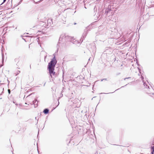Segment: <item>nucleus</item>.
I'll list each match as a JSON object with an SVG mask.
<instances>
[{
    "label": "nucleus",
    "instance_id": "obj_14",
    "mask_svg": "<svg viewBox=\"0 0 154 154\" xmlns=\"http://www.w3.org/2000/svg\"><path fill=\"white\" fill-rule=\"evenodd\" d=\"M8 92H9V93H10V91L9 90H8Z\"/></svg>",
    "mask_w": 154,
    "mask_h": 154
},
{
    "label": "nucleus",
    "instance_id": "obj_6",
    "mask_svg": "<svg viewBox=\"0 0 154 154\" xmlns=\"http://www.w3.org/2000/svg\"><path fill=\"white\" fill-rule=\"evenodd\" d=\"M48 112H49V110L47 109H45L43 111L44 112L45 114H47V113H48Z\"/></svg>",
    "mask_w": 154,
    "mask_h": 154
},
{
    "label": "nucleus",
    "instance_id": "obj_12",
    "mask_svg": "<svg viewBox=\"0 0 154 154\" xmlns=\"http://www.w3.org/2000/svg\"><path fill=\"white\" fill-rule=\"evenodd\" d=\"M125 78V79H124V80H126V79H128V78Z\"/></svg>",
    "mask_w": 154,
    "mask_h": 154
},
{
    "label": "nucleus",
    "instance_id": "obj_15",
    "mask_svg": "<svg viewBox=\"0 0 154 154\" xmlns=\"http://www.w3.org/2000/svg\"><path fill=\"white\" fill-rule=\"evenodd\" d=\"M49 21H51V20H48V22Z\"/></svg>",
    "mask_w": 154,
    "mask_h": 154
},
{
    "label": "nucleus",
    "instance_id": "obj_13",
    "mask_svg": "<svg viewBox=\"0 0 154 154\" xmlns=\"http://www.w3.org/2000/svg\"><path fill=\"white\" fill-rule=\"evenodd\" d=\"M106 80V79H102V80H101V81H103V80Z\"/></svg>",
    "mask_w": 154,
    "mask_h": 154
},
{
    "label": "nucleus",
    "instance_id": "obj_5",
    "mask_svg": "<svg viewBox=\"0 0 154 154\" xmlns=\"http://www.w3.org/2000/svg\"><path fill=\"white\" fill-rule=\"evenodd\" d=\"M38 102L37 100H35L33 101V104L35 106V107H36L38 106Z\"/></svg>",
    "mask_w": 154,
    "mask_h": 154
},
{
    "label": "nucleus",
    "instance_id": "obj_3",
    "mask_svg": "<svg viewBox=\"0 0 154 154\" xmlns=\"http://www.w3.org/2000/svg\"><path fill=\"white\" fill-rule=\"evenodd\" d=\"M143 85L145 88L148 90H149L147 92V93L149 94V95L151 96L153 94L152 93L149 92L150 91H152L153 89L152 87H149V83L147 81L146 82H144Z\"/></svg>",
    "mask_w": 154,
    "mask_h": 154
},
{
    "label": "nucleus",
    "instance_id": "obj_16",
    "mask_svg": "<svg viewBox=\"0 0 154 154\" xmlns=\"http://www.w3.org/2000/svg\"><path fill=\"white\" fill-rule=\"evenodd\" d=\"M2 66H0V68Z\"/></svg>",
    "mask_w": 154,
    "mask_h": 154
},
{
    "label": "nucleus",
    "instance_id": "obj_2",
    "mask_svg": "<svg viewBox=\"0 0 154 154\" xmlns=\"http://www.w3.org/2000/svg\"><path fill=\"white\" fill-rule=\"evenodd\" d=\"M71 37L66 35L65 34H62L59 39V43H60L62 42H64L66 41H69V38H71Z\"/></svg>",
    "mask_w": 154,
    "mask_h": 154
},
{
    "label": "nucleus",
    "instance_id": "obj_4",
    "mask_svg": "<svg viewBox=\"0 0 154 154\" xmlns=\"http://www.w3.org/2000/svg\"><path fill=\"white\" fill-rule=\"evenodd\" d=\"M71 38H69V41H70L73 44L77 45L78 44H79L80 43L79 42V41L75 39V38H74L73 37H71Z\"/></svg>",
    "mask_w": 154,
    "mask_h": 154
},
{
    "label": "nucleus",
    "instance_id": "obj_9",
    "mask_svg": "<svg viewBox=\"0 0 154 154\" xmlns=\"http://www.w3.org/2000/svg\"><path fill=\"white\" fill-rule=\"evenodd\" d=\"M6 0H3V3H2V4L1 5H2V4L3 3H4L6 1Z\"/></svg>",
    "mask_w": 154,
    "mask_h": 154
},
{
    "label": "nucleus",
    "instance_id": "obj_10",
    "mask_svg": "<svg viewBox=\"0 0 154 154\" xmlns=\"http://www.w3.org/2000/svg\"><path fill=\"white\" fill-rule=\"evenodd\" d=\"M141 78L142 80H143L144 79L143 77V76H141Z\"/></svg>",
    "mask_w": 154,
    "mask_h": 154
},
{
    "label": "nucleus",
    "instance_id": "obj_7",
    "mask_svg": "<svg viewBox=\"0 0 154 154\" xmlns=\"http://www.w3.org/2000/svg\"><path fill=\"white\" fill-rule=\"evenodd\" d=\"M152 151L151 152V154H154V146L152 147Z\"/></svg>",
    "mask_w": 154,
    "mask_h": 154
},
{
    "label": "nucleus",
    "instance_id": "obj_11",
    "mask_svg": "<svg viewBox=\"0 0 154 154\" xmlns=\"http://www.w3.org/2000/svg\"><path fill=\"white\" fill-rule=\"evenodd\" d=\"M85 36H86L85 35H85H83V38H85Z\"/></svg>",
    "mask_w": 154,
    "mask_h": 154
},
{
    "label": "nucleus",
    "instance_id": "obj_1",
    "mask_svg": "<svg viewBox=\"0 0 154 154\" xmlns=\"http://www.w3.org/2000/svg\"><path fill=\"white\" fill-rule=\"evenodd\" d=\"M53 56V58L48 63L47 67L49 73L51 78L53 77V76L55 77V76L56 73L54 72V70L55 65L57 63V60L54 54Z\"/></svg>",
    "mask_w": 154,
    "mask_h": 154
},
{
    "label": "nucleus",
    "instance_id": "obj_8",
    "mask_svg": "<svg viewBox=\"0 0 154 154\" xmlns=\"http://www.w3.org/2000/svg\"><path fill=\"white\" fill-rule=\"evenodd\" d=\"M14 60L15 62H17L19 60L18 58H16Z\"/></svg>",
    "mask_w": 154,
    "mask_h": 154
}]
</instances>
